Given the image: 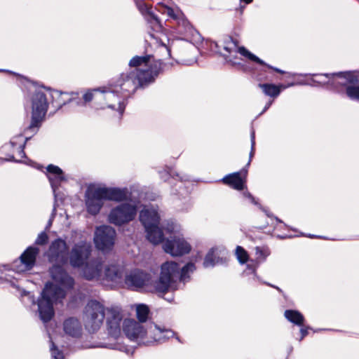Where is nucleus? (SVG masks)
<instances>
[{
    "mask_svg": "<svg viewBox=\"0 0 359 359\" xmlns=\"http://www.w3.org/2000/svg\"><path fill=\"white\" fill-rule=\"evenodd\" d=\"M39 253V248L36 246L28 247L20 257L11 264V269L18 273H23L32 269Z\"/></svg>",
    "mask_w": 359,
    "mask_h": 359,
    "instance_id": "13",
    "label": "nucleus"
},
{
    "mask_svg": "<svg viewBox=\"0 0 359 359\" xmlns=\"http://www.w3.org/2000/svg\"><path fill=\"white\" fill-rule=\"evenodd\" d=\"M91 251L92 247L90 244L84 242L75 244L70 254H69V259L72 266L74 268L82 266L89 258Z\"/></svg>",
    "mask_w": 359,
    "mask_h": 359,
    "instance_id": "17",
    "label": "nucleus"
},
{
    "mask_svg": "<svg viewBox=\"0 0 359 359\" xmlns=\"http://www.w3.org/2000/svg\"><path fill=\"white\" fill-rule=\"evenodd\" d=\"M66 296L65 290L52 285L46 282V323L50 321L55 315L53 304L62 303Z\"/></svg>",
    "mask_w": 359,
    "mask_h": 359,
    "instance_id": "15",
    "label": "nucleus"
},
{
    "mask_svg": "<svg viewBox=\"0 0 359 359\" xmlns=\"http://www.w3.org/2000/svg\"><path fill=\"white\" fill-rule=\"evenodd\" d=\"M86 327L90 332H96L106 319V329L108 335L116 339L123 329V315L118 306L104 307L96 300L90 301L86 307Z\"/></svg>",
    "mask_w": 359,
    "mask_h": 359,
    "instance_id": "3",
    "label": "nucleus"
},
{
    "mask_svg": "<svg viewBox=\"0 0 359 359\" xmlns=\"http://www.w3.org/2000/svg\"><path fill=\"white\" fill-rule=\"evenodd\" d=\"M170 177L173 179L178 180L181 183L183 182L189 181V177L186 175H180L178 172L174 171L172 168H168V170L161 172V177L163 180L166 181L168 180V177Z\"/></svg>",
    "mask_w": 359,
    "mask_h": 359,
    "instance_id": "31",
    "label": "nucleus"
},
{
    "mask_svg": "<svg viewBox=\"0 0 359 359\" xmlns=\"http://www.w3.org/2000/svg\"><path fill=\"white\" fill-rule=\"evenodd\" d=\"M290 351H292V347H290Z\"/></svg>",
    "mask_w": 359,
    "mask_h": 359,
    "instance_id": "64",
    "label": "nucleus"
},
{
    "mask_svg": "<svg viewBox=\"0 0 359 359\" xmlns=\"http://www.w3.org/2000/svg\"><path fill=\"white\" fill-rule=\"evenodd\" d=\"M219 257H216L215 255L214 248L210 249L207 255H205L203 261V266L205 268L213 267L215 265L219 262Z\"/></svg>",
    "mask_w": 359,
    "mask_h": 359,
    "instance_id": "33",
    "label": "nucleus"
},
{
    "mask_svg": "<svg viewBox=\"0 0 359 359\" xmlns=\"http://www.w3.org/2000/svg\"><path fill=\"white\" fill-rule=\"evenodd\" d=\"M50 354L51 359H65L63 350L59 348L53 341H50Z\"/></svg>",
    "mask_w": 359,
    "mask_h": 359,
    "instance_id": "36",
    "label": "nucleus"
},
{
    "mask_svg": "<svg viewBox=\"0 0 359 359\" xmlns=\"http://www.w3.org/2000/svg\"><path fill=\"white\" fill-rule=\"evenodd\" d=\"M311 328L309 326H308V327L302 326L301 327V328H300L301 337L299 339V341L303 340V339L309 334V330H311Z\"/></svg>",
    "mask_w": 359,
    "mask_h": 359,
    "instance_id": "46",
    "label": "nucleus"
},
{
    "mask_svg": "<svg viewBox=\"0 0 359 359\" xmlns=\"http://www.w3.org/2000/svg\"><path fill=\"white\" fill-rule=\"evenodd\" d=\"M271 104H272V101L268 102L266 104V105H265L264 108L263 109V110L262 111V112L259 114V115L263 114L271 107Z\"/></svg>",
    "mask_w": 359,
    "mask_h": 359,
    "instance_id": "55",
    "label": "nucleus"
},
{
    "mask_svg": "<svg viewBox=\"0 0 359 359\" xmlns=\"http://www.w3.org/2000/svg\"><path fill=\"white\" fill-rule=\"evenodd\" d=\"M102 271V262L96 258L87 262L83 269V276L88 280L98 279Z\"/></svg>",
    "mask_w": 359,
    "mask_h": 359,
    "instance_id": "26",
    "label": "nucleus"
},
{
    "mask_svg": "<svg viewBox=\"0 0 359 359\" xmlns=\"http://www.w3.org/2000/svg\"><path fill=\"white\" fill-rule=\"evenodd\" d=\"M309 74H299V76H308ZM310 76H318V77H325L327 79V81H318L319 83L321 84H327V90H332L336 93H338L339 95H344L346 94V86L344 83V80H341L338 75H337V72L335 73H325V74H311Z\"/></svg>",
    "mask_w": 359,
    "mask_h": 359,
    "instance_id": "20",
    "label": "nucleus"
},
{
    "mask_svg": "<svg viewBox=\"0 0 359 359\" xmlns=\"http://www.w3.org/2000/svg\"><path fill=\"white\" fill-rule=\"evenodd\" d=\"M63 330L66 334L79 338L82 334V326L78 318L69 317L63 323Z\"/></svg>",
    "mask_w": 359,
    "mask_h": 359,
    "instance_id": "28",
    "label": "nucleus"
},
{
    "mask_svg": "<svg viewBox=\"0 0 359 359\" xmlns=\"http://www.w3.org/2000/svg\"><path fill=\"white\" fill-rule=\"evenodd\" d=\"M279 238H280L283 239V238H286V236H279Z\"/></svg>",
    "mask_w": 359,
    "mask_h": 359,
    "instance_id": "61",
    "label": "nucleus"
},
{
    "mask_svg": "<svg viewBox=\"0 0 359 359\" xmlns=\"http://www.w3.org/2000/svg\"><path fill=\"white\" fill-rule=\"evenodd\" d=\"M27 81V88L30 93H34L32 97V114L30 124L24 130V134H19L12 137L10 142L4 145L1 148L3 151L12 150V154H8L5 159L7 161H20L15 159V154L20 158L25 157L24 148L28 140L30 139V134H35L41 127L43 118L45 116V95L43 91V87L39 88L36 84L20 76Z\"/></svg>",
    "mask_w": 359,
    "mask_h": 359,
    "instance_id": "1",
    "label": "nucleus"
},
{
    "mask_svg": "<svg viewBox=\"0 0 359 359\" xmlns=\"http://www.w3.org/2000/svg\"><path fill=\"white\" fill-rule=\"evenodd\" d=\"M250 142H251V149L250 152L249 154V160L245 165V168H248L250 165L252 157L255 155V130L252 129L250 133Z\"/></svg>",
    "mask_w": 359,
    "mask_h": 359,
    "instance_id": "40",
    "label": "nucleus"
},
{
    "mask_svg": "<svg viewBox=\"0 0 359 359\" xmlns=\"http://www.w3.org/2000/svg\"><path fill=\"white\" fill-rule=\"evenodd\" d=\"M162 12L163 13L167 14L168 16H169L171 18L175 19L177 18V15L174 11V10L169 6H163Z\"/></svg>",
    "mask_w": 359,
    "mask_h": 359,
    "instance_id": "44",
    "label": "nucleus"
},
{
    "mask_svg": "<svg viewBox=\"0 0 359 359\" xmlns=\"http://www.w3.org/2000/svg\"><path fill=\"white\" fill-rule=\"evenodd\" d=\"M273 218L276 219V220L278 223L283 224H284V226H286V224H284V223L283 222V221H282L281 219H280L278 217H275V216L273 215Z\"/></svg>",
    "mask_w": 359,
    "mask_h": 359,
    "instance_id": "56",
    "label": "nucleus"
},
{
    "mask_svg": "<svg viewBox=\"0 0 359 359\" xmlns=\"http://www.w3.org/2000/svg\"><path fill=\"white\" fill-rule=\"evenodd\" d=\"M195 270L196 266L192 262L186 264L182 268L179 264L172 261L162 264L159 277L154 280L155 293L162 295L169 291L179 290V283L184 285L190 280V273Z\"/></svg>",
    "mask_w": 359,
    "mask_h": 359,
    "instance_id": "5",
    "label": "nucleus"
},
{
    "mask_svg": "<svg viewBox=\"0 0 359 359\" xmlns=\"http://www.w3.org/2000/svg\"><path fill=\"white\" fill-rule=\"evenodd\" d=\"M135 4L139 11L144 16L151 29L155 32L161 30V21L152 11L151 7L142 0H135Z\"/></svg>",
    "mask_w": 359,
    "mask_h": 359,
    "instance_id": "24",
    "label": "nucleus"
},
{
    "mask_svg": "<svg viewBox=\"0 0 359 359\" xmlns=\"http://www.w3.org/2000/svg\"><path fill=\"white\" fill-rule=\"evenodd\" d=\"M269 255V253L267 250L259 247L256 248V255L257 259H262V261H264Z\"/></svg>",
    "mask_w": 359,
    "mask_h": 359,
    "instance_id": "43",
    "label": "nucleus"
},
{
    "mask_svg": "<svg viewBox=\"0 0 359 359\" xmlns=\"http://www.w3.org/2000/svg\"><path fill=\"white\" fill-rule=\"evenodd\" d=\"M240 54L243 56L248 58L250 60L255 62L257 64H259L261 65L265 66L269 69H273V71L280 73V74H285L286 72L280 69H278L277 67H274L269 64H266L264 60L258 57L255 54L250 52L248 49H246L245 47H241L239 48Z\"/></svg>",
    "mask_w": 359,
    "mask_h": 359,
    "instance_id": "29",
    "label": "nucleus"
},
{
    "mask_svg": "<svg viewBox=\"0 0 359 359\" xmlns=\"http://www.w3.org/2000/svg\"><path fill=\"white\" fill-rule=\"evenodd\" d=\"M262 211H263L268 217H273V215L265 207L262 206L260 203L257 206Z\"/></svg>",
    "mask_w": 359,
    "mask_h": 359,
    "instance_id": "48",
    "label": "nucleus"
},
{
    "mask_svg": "<svg viewBox=\"0 0 359 359\" xmlns=\"http://www.w3.org/2000/svg\"><path fill=\"white\" fill-rule=\"evenodd\" d=\"M46 177L50 184L55 200H62L59 187L62 182L66 180L64 172L57 165L49 164L46 166Z\"/></svg>",
    "mask_w": 359,
    "mask_h": 359,
    "instance_id": "19",
    "label": "nucleus"
},
{
    "mask_svg": "<svg viewBox=\"0 0 359 359\" xmlns=\"http://www.w3.org/2000/svg\"><path fill=\"white\" fill-rule=\"evenodd\" d=\"M236 255L238 261L242 264L246 263L248 259L247 251L241 246L236 247Z\"/></svg>",
    "mask_w": 359,
    "mask_h": 359,
    "instance_id": "39",
    "label": "nucleus"
},
{
    "mask_svg": "<svg viewBox=\"0 0 359 359\" xmlns=\"http://www.w3.org/2000/svg\"><path fill=\"white\" fill-rule=\"evenodd\" d=\"M308 237H309V238H316V237H317V236H315V235H313V234H309V235L308 236ZM318 238H321L320 236H318Z\"/></svg>",
    "mask_w": 359,
    "mask_h": 359,
    "instance_id": "59",
    "label": "nucleus"
},
{
    "mask_svg": "<svg viewBox=\"0 0 359 359\" xmlns=\"http://www.w3.org/2000/svg\"><path fill=\"white\" fill-rule=\"evenodd\" d=\"M116 231L110 226L96 228L94 236L95 247L103 252L110 250L114 245Z\"/></svg>",
    "mask_w": 359,
    "mask_h": 359,
    "instance_id": "14",
    "label": "nucleus"
},
{
    "mask_svg": "<svg viewBox=\"0 0 359 359\" xmlns=\"http://www.w3.org/2000/svg\"><path fill=\"white\" fill-rule=\"evenodd\" d=\"M179 226L172 222H168L165 231L171 236L163 244V249L166 253L172 256H182L188 254L191 250V245L185 241L184 237L178 232Z\"/></svg>",
    "mask_w": 359,
    "mask_h": 359,
    "instance_id": "8",
    "label": "nucleus"
},
{
    "mask_svg": "<svg viewBox=\"0 0 359 359\" xmlns=\"http://www.w3.org/2000/svg\"><path fill=\"white\" fill-rule=\"evenodd\" d=\"M61 264H55L51 269H50V273L53 280L59 285L61 289H72L74 285V279L64 270ZM52 285L51 283H50ZM57 286V285H54Z\"/></svg>",
    "mask_w": 359,
    "mask_h": 359,
    "instance_id": "21",
    "label": "nucleus"
},
{
    "mask_svg": "<svg viewBox=\"0 0 359 359\" xmlns=\"http://www.w3.org/2000/svg\"><path fill=\"white\" fill-rule=\"evenodd\" d=\"M247 172V168H243L240 172H233L224 176L222 179V182L234 189L243 190L244 189V180H243L241 175H246Z\"/></svg>",
    "mask_w": 359,
    "mask_h": 359,
    "instance_id": "27",
    "label": "nucleus"
},
{
    "mask_svg": "<svg viewBox=\"0 0 359 359\" xmlns=\"http://www.w3.org/2000/svg\"><path fill=\"white\" fill-rule=\"evenodd\" d=\"M137 212V207L135 204L122 203L110 210L108 220L111 224L120 226L133 221Z\"/></svg>",
    "mask_w": 359,
    "mask_h": 359,
    "instance_id": "9",
    "label": "nucleus"
},
{
    "mask_svg": "<svg viewBox=\"0 0 359 359\" xmlns=\"http://www.w3.org/2000/svg\"><path fill=\"white\" fill-rule=\"evenodd\" d=\"M127 272L124 265L110 264L104 269V277L107 281L123 287Z\"/></svg>",
    "mask_w": 359,
    "mask_h": 359,
    "instance_id": "22",
    "label": "nucleus"
},
{
    "mask_svg": "<svg viewBox=\"0 0 359 359\" xmlns=\"http://www.w3.org/2000/svg\"><path fill=\"white\" fill-rule=\"evenodd\" d=\"M106 201L123 202L131 199L132 191L127 187H102Z\"/></svg>",
    "mask_w": 359,
    "mask_h": 359,
    "instance_id": "25",
    "label": "nucleus"
},
{
    "mask_svg": "<svg viewBox=\"0 0 359 359\" xmlns=\"http://www.w3.org/2000/svg\"><path fill=\"white\" fill-rule=\"evenodd\" d=\"M123 287L135 292L155 293L154 278L151 273L140 269L127 272Z\"/></svg>",
    "mask_w": 359,
    "mask_h": 359,
    "instance_id": "7",
    "label": "nucleus"
},
{
    "mask_svg": "<svg viewBox=\"0 0 359 359\" xmlns=\"http://www.w3.org/2000/svg\"><path fill=\"white\" fill-rule=\"evenodd\" d=\"M191 206V204L189 203L185 208H182V210H188Z\"/></svg>",
    "mask_w": 359,
    "mask_h": 359,
    "instance_id": "58",
    "label": "nucleus"
},
{
    "mask_svg": "<svg viewBox=\"0 0 359 359\" xmlns=\"http://www.w3.org/2000/svg\"><path fill=\"white\" fill-rule=\"evenodd\" d=\"M324 78H325L324 79H318V80L312 78L311 79V82L301 81V83H299V84L307 85V86H320V87H323L327 90V83L321 84L318 82V81H327V79L325 77H324Z\"/></svg>",
    "mask_w": 359,
    "mask_h": 359,
    "instance_id": "41",
    "label": "nucleus"
},
{
    "mask_svg": "<svg viewBox=\"0 0 359 359\" xmlns=\"http://www.w3.org/2000/svg\"><path fill=\"white\" fill-rule=\"evenodd\" d=\"M150 36H151V37H154V34H150Z\"/></svg>",
    "mask_w": 359,
    "mask_h": 359,
    "instance_id": "63",
    "label": "nucleus"
},
{
    "mask_svg": "<svg viewBox=\"0 0 359 359\" xmlns=\"http://www.w3.org/2000/svg\"><path fill=\"white\" fill-rule=\"evenodd\" d=\"M84 200L87 212L95 216L100 212L106 198L101 187L90 186L85 191Z\"/></svg>",
    "mask_w": 359,
    "mask_h": 359,
    "instance_id": "12",
    "label": "nucleus"
},
{
    "mask_svg": "<svg viewBox=\"0 0 359 359\" xmlns=\"http://www.w3.org/2000/svg\"><path fill=\"white\" fill-rule=\"evenodd\" d=\"M100 92V88L89 89L83 95V103L82 104H86L88 102H90L93 99L100 100L99 93Z\"/></svg>",
    "mask_w": 359,
    "mask_h": 359,
    "instance_id": "35",
    "label": "nucleus"
},
{
    "mask_svg": "<svg viewBox=\"0 0 359 359\" xmlns=\"http://www.w3.org/2000/svg\"><path fill=\"white\" fill-rule=\"evenodd\" d=\"M22 296L27 297L31 303L30 307L32 311L38 316L39 319L45 323V287L41 290L40 295L35 299L29 292L23 290Z\"/></svg>",
    "mask_w": 359,
    "mask_h": 359,
    "instance_id": "23",
    "label": "nucleus"
},
{
    "mask_svg": "<svg viewBox=\"0 0 359 359\" xmlns=\"http://www.w3.org/2000/svg\"><path fill=\"white\" fill-rule=\"evenodd\" d=\"M29 161V165H32V167H34L36 168H37L38 170H41L43 171V166L42 165H39L36 163H34L32 161Z\"/></svg>",
    "mask_w": 359,
    "mask_h": 359,
    "instance_id": "50",
    "label": "nucleus"
},
{
    "mask_svg": "<svg viewBox=\"0 0 359 359\" xmlns=\"http://www.w3.org/2000/svg\"><path fill=\"white\" fill-rule=\"evenodd\" d=\"M243 196L246 198H248L252 203L254 205L258 206L259 203L258 201L248 191H245L243 193Z\"/></svg>",
    "mask_w": 359,
    "mask_h": 359,
    "instance_id": "45",
    "label": "nucleus"
},
{
    "mask_svg": "<svg viewBox=\"0 0 359 359\" xmlns=\"http://www.w3.org/2000/svg\"><path fill=\"white\" fill-rule=\"evenodd\" d=\"M259 86L262 89L265 95L270 97H276L280 93L281 87L280 86H278L272 83H259Z\"/></svg>",
    "mask_w": 359,
    "mask_h": 359,
    "instance_id": "32",
    "label": "nucleus"
},
{
    "mask_svg": "<svg viewBox=\"0 0 359 359\" xmlns=\"http://www.w3.org/2000/svg\"><path fill=\"white\" fill-rule=\"evenodd\" d=\"M111 348H114V349H118V350L122 351H126V352L128 351V348H127L121 346H119V345H114L113 347H111Z\"/></svg>",
    "mask_w": 359,
    "mask_h": 359,
    "instance_id": "54",
    "label": "nucleus"
},
{
    "mask_svg": "<svg viewBox=\"0 0 359 359\" xmlns=\"http://www.w3.org/2000/svg\"><path fill=\"white\" fill-rule=\"evenodd\" d=\"M150 58H151L150 55H146L144 56L136 55V56L133 57L130 60L129 66L137 67L142 64H144L145 65L147 66L148 63L149 62Z\"/></svg>",
    "mask_w": 359,
    "mask_h": 359,
    "instance_id": "38",
    "label": "nucleus"
},
{
    "mask_svg": "<svg viewBox=\"0 0 359 359\" xmlns=\"http://www.w3.org/2000/svg\"><path fill=\"white\" fill-rule=\"evenodd\" d=\"M139 219L145 229L148 241L154 245L159 244L163 241V232L159 227L161 216L157 205H144L140 211Z\"/></svg>",
    "mask_w": 359,
    "mask_h": 359,
    "instance_id": "6",
    "label": "nucleus"
},
{
    "mask_svg": "<svg viewBox=\"0 0 359 359\" xmlns=\"http://www.w3.org/2000/svg\"><path fill=\"white\" fill-rule=\"evenodd\" d=\"M262 283L263 284H265V285H268V286H270V287H271L275 288V289H276V290H278L280 293H283V290H282L279 287H278V286H276V285H272V284H271V283H268V282H266V281H262Z\"/></svg>",
    "mask_w": 359,
    "mask_h": 359,
    "instance_id": "51",
    "label": "nucleus"
},
{
    "mask_svg": "<svg viewBox=\"0 0 359 359\" xmlns=\"http://www.w3.org/2000/svg\"><path fill=\"white\" fill-rule=\"evenodd\" d=\"M299 83L300 82H298V83L292 82V83H287V85L281 84V85H280V87H281L282 88L285 89V88H289V87L294 86L295 85H300Z\"/></svg>",
    "mask_w": 359,
    "mask_h": 359,
    "instance_id": "52",
    "label": "nucleus"
},
{
    "mask_svg": "<svg viewBox=\"0 0 359 359\" xmlns=\"http://www.w3.org/2000/svg\"><path fill=\"white\" fill-rule=\"evenodd\" d=\"M258 264L257 263H255L253 261H251L250 263L247 264V269L245 271V273H252L254 275V279H257L259 280V276L256 273V269Z\"/></svg>",
    "mask_w": 359,
    "mask_h": 359,
    "instance_id": "42",
    "label": "nucleus"
},
{
    "mask_svg": "<svg viewBox=\"0 0 359 359\" xmlns=\"http://www.w3.org/2000/svg\"><path fill=\"white\" fill-rule=\"evenodd\" d=\"M337 75L346 83V95L352 100L359 102V74L356 72H339Z\"/></svg>",
    "mask_w": 359,
    "mask_h": 359,
    "instance_id": "16",
    "label": "nucleus"
},
{
    "mask_svg": "<svg viewBox=\"0 0 359 359\" xmlns=\"http://www.w3.org/2000/svg\"><path fill=\"white\" fill-rule=\"evenodd\" d=\"M123 331L130 341L138 345L150 346L154 343L162 344L175 337V332L164 326L151 323L147 330L133 319H125L123 322Z\"/></svg>",
    "mask_w": 359,
    "mask_h": 359,
    "instance_id": "4",
    "label": "nucleus"
},
{
    "mask_svg": "<svg viewBox=\"0 0 359 359\" xmlns=\"http://www.w3.org/2000/svg\"><path fill=\"white\" fill-rule=\"evenodd\" d=\"M149 313V307L145 304H139L136 308L137 318L140 322H146Z\"/></svg>",
    "mask_w": 359,
    "mask_h": 359,
    "instance_id": "37",
    "label": "nucleus"
},
{
    "mask_svg": "<svg viewBox=\"0 0 359 359\" xmlns=\"http://www.w3.org/2000/svg\"><path fill=\"white\" fill-rule=\"evenodd\" d=\"M183 25H184L186 29H187L190 33L192 32L193 28L188 22L183 21Z\"/></svg>",
    "mask_w": 359,
    "mask_h": 359,
    "instance_id": "53",
    "label": "nucleus"
},
{
    "mask_svg": "<svg viewBox=\"0 0 359 359\" xmlns=\"http://www.w3.org/2000/svg\"><path fill=\"white\" fill-rule=\"evenodd\" d=\"M285 318L290 323L297 326L302 327L304 325V317L297 310L287 309L284 312Z\"/></svg>",
    "mask_w": 359,
    "mask_h": 359,
    "instance_id": "30",
    "label": "nucleus"
},
{
    "mask_svg": "<svg viewBox=\"0 0 359 359\" xmlns=\"http://www.w3.org/2000/svg\"><path fill=\"white\" fill-rule=\"evenodd\" d=\"M77 92H62L57 90L46 87V113L49 115L54 114L62 105L72 102L77 96Z\"/></svg>",
    "mask_w": 359,
    "mask_h": 359,
    "instance_id": "10",
    "label": "nucleus"
},
{
    "mask_svg": "<svg viewBox=\"0 0 359 359\" xmlns=\"http://www.w3.org/2000/svg\"><path fill=\"white\" fill-rule=\"evenodd\" d=\"M162 60H158L146 69L136 68L123 72L112 80L111 86L114 87L126 102L138 88H144L154 82L162 72Z\"/></svg>",
    "mask_w": 359,
    "mask_h": 359,
    "instance_id": "2",
    "label": "nucleus"
},
{
    "mask_svg": "<svg viewBox=\"0 0 359 359\" xmlns=\"http://www.w3.org/2000/svg\"><path fill=\"white\" fill-rule=\"evenodd\" d=\"M175 338L178 341L182 342L179 337H175Z\"/></svg>",
    "mask_w": 359,
    "mask_h": 359,
    "instance_id": "60",
    "label": "nucleus"
},
{
    "mask_svg": "<svg viewBox=\"0 0 359 359\" xmlns=\"http://www.w3.org/2000/svg\"><path fill=\"white\" fill-rule=\"evenodd\" d=\"M241 2L245 3V4H249L252 2L253 0H240Z\"/></svg>",
    "mask_w": 359,
    "mask_h": 359,
    "instance_id": "57",
    "label": "nucleus"
},
{
    "mask_svg": "<svg viewBox=\"0 0 359 359\" xmlns=\"http://www.w3.org/2000/svg\"><path fill=\"white\" fill-rule=\"evenodd\" d=\"M47 255L51 262L66 264L69 260V252L66 242L62 239L53 241L49 248Z\"/></svg>",
    "mask_w": 359,
    "mask_h": 359,
    "instance_id": "18",
    "label": "nucleus"
},
{
    "mask_svg": "<svg viewBox=\"0 0 359 359\" xmlns=\"http://www.w3.org/2000/svg\"><path fill=\"white\" fill-rule=\"evenodd\" d=\"M36 244L43 245L45 243V231H41L35 242Z\"/></svg>",
    "mask_w": 359,
    "mask_h": 359,
    "instance_id": "47",
    "label": "nucleus"
},
{
    "mask_svg": "<svg viewBox=\"0 0 359 359\" xmlns=\"http://www.w3.org/2000/svg\"><path fill=\"white\" fill-rule=\"evenodd\" d=\"M100 100L104 99L106 101V107L116 110L120 116H122L126 108V102L121 96L118 90L111 86L100 87L99 93ZM101 109H104V106H101Z\"/></svg>",
    "mask_w": 359,
    "mask_h": 359,
    "instance_id": "11",
    "label": "nucleus"
},
{
    "mask_svg": "<svg viewBox=\"0 0 359 359\" xmlns=\"http://www.w3.org/2000/svg\"><path fill=\"white\" fill-rule=\"evenodd\" d=\"M268 225V223H266V225H264L263 229L265 228Z\"/></svg>",
    "mask_w": 359,
    "mask_h": 359,
    "instance_id": "62",
    "label": "nucleus"
},
{
    "mask_svg": "<svg viewBox=\"0 0 359 359\" xmlns=\"http://www.w3.org/2000/svg\"><path fill=\"white\" fill-rule=\"evenodd\" d=\"M161 48L167 53L168 54V57H170V55H171V50H170V48L167 46L165 43H161Z\"/></svg>",
    "mask_w": 359,
    "mask_h": 359,
    "instance_id": "49",
    "label": "nucleus"
},
{
    "mask_svg": "<svg viewBox=\"0 0 359 359\" xmlns=\"http://www.w3.org/2000/svg\"><path fill=\"white\" fill-rule=\"evenodd\" d=\"M223 49L228 53L231 54L232 53H239L240 47H238V43L236 41L233 40L231 37H229L226 40L224 41V44L222 45ZM242 46H241V48Z\"/></svg>",
    "mask_w": 359,
    "mask_h": 359,
    "instance_id": "34",
    "label": "nucleus"
}]
</instances>
